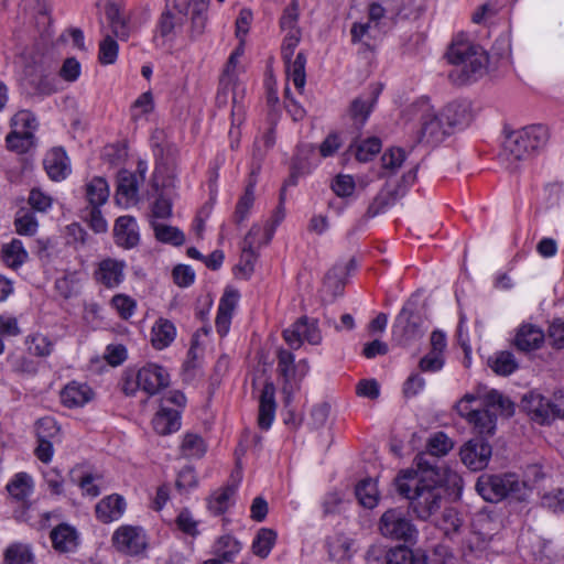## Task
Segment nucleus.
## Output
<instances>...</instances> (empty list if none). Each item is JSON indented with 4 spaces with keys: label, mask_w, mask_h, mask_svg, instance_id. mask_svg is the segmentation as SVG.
<instances>
[{
    "label": "nucleus",
    "mask_w": 564,
    "mask_h": 564,
    "mask_svg": "<svg viewBox=\"0 0 564 564\" xmlns=\"http://www.w3.org/2000/svg\"><path fill=\"white\" fill-rule=\"evenodd\" d=\"M29 205L33 210L45 213L52 206V197L40 191L39 188H33L29 195Z\"/></svg>",
    "instance_id": "obj_60"
},
{
    "label": "nucleus",
    "mask_w": 564,
    "mask_h": 564,
    "mask_svg": "<svg viewBox=\"0 0 564 564\" xmlns=\"http://www.w3.org/2000/svg\"><path fill=\"white\" fill-rule=\"evenodd\" d=\"M441 116L451 132L454 128L467 126L471 119L469 106L466 102L458 101H454L445 106Z\"/></svg>",
    "instance_id": "obj_28"
},
{
    "label": "nucleus",
    "mask_w": 564,
    "mask_h": 564,
    "mask_svg": "<svg viewBox=\"0 0 564 564\" xmlns=\"http://www.w3.org/2000/svg\"><path fill=\"white\" fill-rule=\"evenodd\" d=\"M237 488L238 482L234 480L224 488L215 491L208 500L209 510L215 514H221L227 511L232 502Z\"/></svg>",
    "instance_id": "obj_35"
},
{
    "label": "nucleus",
    "mask_w": 564,
    "mask_h": 564,
    "mask_svg": "<svg viewBox=\"0 0 564 564\" xmlns=\"http://www.w3.org/2000/svg\"><path fill=\"white\" fill-rule=\"evenodd\" d=\"M176 328L169 319L160 318L152 327L151 343L154 348H166L175 338Z\"/></svg>",
    "instance_id": "obj_37"
},
{
    "label": "nucleus",
    "mask_w": 564,
    "mask_h": 564,
    "mask_svg": "<svg viewBox=\"0 0 564 564\" xmlns=\"http://www.w3.org/2000/svg\"><path fill=\"white\" fill-rule=\"evenodd\" d=\"M181 454L185 458H200L207 451L203 437L195 433H186L181 444Z\"/></svg>",
    "instance_id": "obj_44"
},
{
    "label": "nucleus",
    "mask_w": 564,
    "mask_h": 564,
    "mask_svg": "<svg viewBox=\"0 0 564 564\" xmlns=\"http://www.w3.org/2000/svg\"><path fill=\"white\" fill-rule=\"evenodd\" d=\"M379 94L380 88H373L371 91L356 97L350 102L348 115L355 126L362 127L366 123L377 102Z\"/></svg>",
    "instance_id": "obj_18"
},
{
    "label": "nucleus",
    "mask_w": 564,
    "mask_h": 564,
    "mask_svg": "<svg viewBox=\"0 0 564 564\" xmlns=\"http://www.w3.org/2000/svg\"><path fill=\"white\" fill-rule=\"evenodd\" d=\"M238 297L239 294L237 291L226 290L220 299L216 316V328L220 336H225L229 330L232 312L237 305Z\"/></svg>",
    "instance_id": "obj_24"
},
{
    "label": "nucleus",
    "mask_w": 564,
    "mask_h": 564,
    "mask_svg": "<svg viewBox=\"0 0 564 564\" xmlns=\"http://www.w3.org/2000/svg\"><path fill=\"white\" fill-rule=\"evenodd\" d=\"M447 58L454 66L448 76L456 85H465L481 78L489 62L482 47L463 41H456L451 45Z\"/></svg>",
    "instance_id": "obj_3"
},
{
    "label": "nucleus",
    "mask_w": 564,
    "mask_h": 564,
    "mask_svg": "<svg viewBox=\"0 0 564 564\" xmlns=\"http://www.w3.org/2000/svg\"><path fill=\"white\" fill-rule=\"evenodd\" d=\"M15 231L22 236H33L39 228L37 219L28 209H20L14 219Z\"/></svg>",
    "instance_id": "obj_50"
},
{
    "label": "nucleus",
    "mask_w": 564,
    "mask_h": 564,
    "mask_svg": "<svg viewBox=\"0 0 564 564\" xmlns=\"http://www.w3.org/2000/svg\"><path fill=\"white\" fill-rule=\"evenodd\" d=\"M112 543L118 551L129 555H137L147 546L143 531L130 525L117 529L112 535Z\"/></svg>",
    "instance_id": "obj_13"
},
{
    "label": "nucleus",
    "mask_w": 564,
    "mask_h": 564,
    "mask_svg": "<svg viewBox=\"0 0 564 564\" xmlns=\"http://www.w3.org/2000/svg\"><path fill=\"white\" fill-rule=\"evenodd\" d=\"M8 362L17 375L34 376L37 372L36 362L24 355L12 354L8 357Z\"/></svg>",
    "instance_id": "obj_54"
},
{
    "label": "nucleus",
    "mask_w": 564,
    "mask_h": 564,
    "mask_svg": "<svg viewBox=\"0 0 564 564\" xmlns=\"http://www.w3.org/2000/svg\"><path fill=\"white\" fill-rule=\"evenodd\" d=\"M282 336L292 349H299L304 341L311 345H318L322 341L317 321L306 316L300 317L290 327L285 328Z\"/></svg>",
    "instance_id": "obj_9"
},
{
    "label": "nucleus",
    "mask_w": 564,
    "mask_h": 564,
    "mask_svg": "<svg viewBox=\"0 0 564 564\" xmlns=\"http://www.w3.org/2000/svg\"><path fill=\"white\" fill-rule=\"evenodd\" d=\"M378 531L386 539L404 543L415 542L419 534L409 512L400 507L390 508L382 513Z\"/></svg>",
    "instance_id": "obj_6"
},
{
    "label": "nucleus",
    "mask_w": 564,
    "mask_h": 564,
    "mask_svg": "<svg viewBox=\"0 0 564 564\" xmlns=\"http://www.w3.org/2000/svg\"><path fill=\"white\" fill-rule=\"evenodd\" d=\"M484 409H490L491 411H500L502 413H507L511 415L513 412L511 401L503 397L499 391L491 390L489 391L482 401Z\"/></svg>",
    "instance_id": "obj_52"
},
{
    "label": "nucleus",
    "mask_w": 564,
    "mask_h": 564,
    "mask_svg": "<svg viewBox=\"0 0 564 564\" xmlns=\"http://www.w3.org/2000/svg\"><path fill=\"white\" fill-rule=\"evenodd\" d=\"M1 256L4 263L12 269L21 267L28 259V252L19 239H12L11 242L3 245Z\"/></svg>",
    "instance_id": "obj_40"
},
{
    "label": "nucleus",
    "mask_w": 564,
    "mask_h": 564,
    "mask_svg": "<svg viewBox=\"0 0 564 564\" xmlns=\"http://www.w3.org/2000/svg\"><path fill=\"white\" fill-rule=\"evenodd\" d=\"M478 494L487 501L498 502L506 498L523 501L528 497L529 487L516 474L482 475L476 482Z\"/></svg>",
    "instance_id": "obj_5"
},
{
    "label": "nucleus",
    "mask_w": 564,
    "mask_h": 564,
    "mask_svg": "<svg viewBox=\"0 0 564 564\" xmlns=\"http://www.w3.org/2000/svg\"><path fill=\"white\" fill-rule=\"evenodd\" d=\"M106 15L112 33L122 41L128 40V17L122 11L120 4L118 2H110L106 8Z\"/></svg>",
    "instance_id": "obj_33"
},
{
    "label": "nucleus",
    "mask_w": 564,
    "mask_h": 564,
    "mask_svg": "<svg viewBox=\"0 0 564 564\" xmlns=\"http://www.w3.org/2000/svg\"><path fill=\"white\" fill-rule=\"evenodd\" d=\"M426 455H416L414 464L416 469L401 470L395 478L399 495L410 500V507L421 520L430 519L441 509L445 485L460 481L455 473L437 471L433 469V462Z\"/></svg>",
    "instance_id": "obj_1"
},
{
    "label": "nucleus",
    "mask_w": 564,
    "mask_h": 564,
    "mask_svg": "<svg viewBox=\"0 0 564 564\" xmlns=\"http://www.w3.org/2000/svg\"><path fill=\"white\" fill-rule=\"evenodd\" d=\"M462 462L471 470L484 469L491 457V445L482 437H475L468 441L460 448Z\"/></svg>",
    "instance_id": "obj_11"
},
{
    "label": "nucleus",
    "mask_w": 564,
    "mask_h": 564,
    "mask_svg": "<svg viewBox=\"0 0 564 564\" xmlns=\"http://www.w3.org/2000/svg\"><path fill=\"white\" fill-rule=\"evenodd\" d=\"M348 265H355V259L351 258L345 262L336 263L326 274L325 284L334 285L335 289H341L348 276Z\"/></svg>",
    "instance_id": "obj_53"
},
{
    "label": "nucleus",
    "mask_w": 564,
    "mask_h": 564,
    "mask_svg": "<svg viewBox=\"0 0 564 564\" xmlns=\"http://www.w3.org/2000/svg\"><path fill=\"white\" fill-rule=\"evenodd\" d=\"M549 338L552 345L562 348L564 346V319L557 318L549 327Z\"/></svg>",
    "instance_id": "obj_64"
},
{
    "label": "nucleus",
    "mask_w": 564,
    "mask_h": 564,
    "mask_svg": "<svg viewBox=\"0 0 564 564\" xmlns=\"http://www.w3.org/2000/svg\"><path fill=\"white\" fill-rule=\"evenodd\" d=\"M152 227L156 239L161 242L181 246L185 241L184 234L176 227L155 221L152 223Z\"/></svg>",
    "instance_id": "obj_47"
},
{
    "label": "nucleus",
    "mask_w": 564,
    "mask_h": 564,
    "mask_svg": "<svg viewBox=\"0 0 564 564\" xmlns=\"http://www.w3.org/2000/svg\"><path fill=\"white\" fill-rule=\"evenodd\" d=\"M278 371L284 379L285 384H291L297 376V367L294 355L285 349L278 352Z\"/></svg>",
    "instance_id": "obj_45"
},
{
    "label": "nucleus",
    "mask_w": 564,
    "mask_h": 564,
    "mask_svg": "<svg viewBox=\"0 0 564 564\" xmlns=\"http://www.w3.org/2000/svg\"><path fill=\"white\" fill-rule=\"evenodd\" d=\"M491 369L500 376H509L517 368L518 364L510 351H500L489 359Z\"/></svg>",
    "instance_id": "obj_49"
},
{
    "label": "nucleus",
    "mask_w": 564,
    "mask_h": 564,
    "mask_svg": "<svg viewBox=\"0 0 564 564\" xmlns=\"http://www.w3.org/2000/svg\"><path fill=\"white\" fill-rule=\"evenodd\" d=\"M85 218L87 219L89 227L97 234L106 232L108 224L100 212V207H91L85 209Z\"/></svg>",
    "instance_id": "obj_59"
},
{
    "label": "nucleus",
    "mask_w": 564,
    "mask_h": 564,
    "mask_svg": "<svg viewBox=\"0 0 564 564\" xmlns=\"http://www.w3.org/2000/svg\"><path fill=\"white\" fill-rule=\"evenodd\" d=\"M3 564H34L32 546L26 543H11L3 553Z\"/></svg>",
    "instance_id": "obj_38"
},
{
    "label": "nucleus",
    "mask_w": 564,
    "mask_h": 564,
    "mask_svg": "<svg viewBox=\"0 0 564 564\" xmlns=\"http://www.w3.org/2000/svg\"><path fill=\"white\" fill-rule=\"evenodd\" d=\"M356 497L361 506L372 509L378 505L379 491L375 480L364 479L356 486Z\"/></svg>",
    "instance_id": "obj_42"
},
{
    "label": "nucleus",
    "mask_w": 564,
    "mask_h": 564,
    "mask_svg": "<svg viewBox=\"0 0 564 564\" xmlns=\"http://www.w3.org/2000/svg\"><path fill=\"white\" fill-rule=\"evenodd\" d=\"M142 184L132 172L127 170L120 171L118 174V185L116 193V202L118 205L128 207L138 200L139 186Z\"/></svg>",
    "instance_id": "obj_20"
},
{
    "label": "nucleus",
    "mask_w": 564,
    "mask_h": 564,
    "mask_svg": "<svg viewBox=\"0 0 564 564\" xmlns=\"http://www.w3.org/2000/svg\"><path fill=\"white\" fill-rule=\"evenodd\" d=\"M48 177L53 181H62L69 173L68 159L62 149H52L43 161Z\"/></svg>",
    "instance_id": "obj_27"
},
{
    "label": "nucleus",
    "mask_w": 564,
    "mask_h": 564,
    "mask_svg": "<svg viewBox=\"0 0 564 564\" xmlns=\"http://www.w3.org/2000/svg\"><path fill=\"white\" fill-rule=\"evenodd\" d=\"M113 237L117 246L131 249L139 243L140 235L134 217L124 215L117 218L113 226Z\"/></svg>",
    "instance_id": "obj_16"
},
{
    "label": "nucleus",
    "mask_w": 564,
    "mask_h": 564,
    "mask_svg": "<svg viewBox=\"0 0 564 564\" xmlns=\"http://www.w3.org/2000/svg\"><path fill=\"white\" fill-rule=\"evenodd\" d=\"M241 550V543L227 534L220 536L214 545V554L225 562H232Z\"/></svg>",
    "instance_id": "obj_43"
},
{
    "label": "nucleus",
    "mask_w": 564,
    "mask_h": 564,
    "mask_svg": "<svg viewBox=\"0 0 564 564\" xmlns=\"http://www.w3.org/2000/svg\"><path fill=\"white\" fill-rule=\"evenodd\" d=\"M381 140L377 137H370L356 142L355 156L359 162H368L373 159L381 150Z\"/></svg>",
    "instance_id": "obj_48"
},
{
    "label": "nucleus",
    "mask_w": 564,
    "mask_h": 564,
    "mask_svg": "<svg viewBox=\"0 0 564 564\" xmlns=\"http://www.w3.org/2000/svg\"><path fill=\"white\" fill-rule=\"evenodd\" d=\"M544 338V333L540 327L532 324H524L517 332L514 345L519 350L530 351L539 349Z\"/></svg>",
    "instance_id": "obj_29"
},
{
    "label": "nucleus",
    "mask_w": 564,
    "mask_h": 564,
    "mask_svg": "<svg viewBox=\"0 0 564 564\" xmlns=\"http://www.w3.org/2000/svg\"><path fill=\"white\" fill-rule=\"evenodd\" d=\"M57 431L58 427L53 419L44 417L37 421L36 435L39 444L35 448V455L42 463L47 464L53 457V445L47 437L54 435Z\"/></svg>",
    "instance_id": "obj_19"
},
{
    "label": "nucleus",
    "mask_w": 564,
    "mask_h": 564,
    "mask_svg": "<svg viewBox=\"0 0 564 564\" xmlns=\"http://www.w3.org/2000/svg\"><path fill=\"white\" fill-rule=\"evenodd\" d=\"M153 429L160 435L174 433L181 427V415L178 410L167 409L162 405L152 420Z\"/></svg>",
    "instance_id": "obj_30"
},
{
    "label": "nucleus",
    "mask_w": 564,
    "mask_h": 564,
    "mask_svg": "<svg viewBox=\"0 0 564 564\" xmlns=\"http://www.w3.org/2000/svg\"><path fill=\"white\" fill-rule=\"evenodd\" d=\"M285 64L289 78L293 82L295 88L300 91L304 89L306 83L305 65L306 56L303 52H299L294 59L283 61Z\"/></svg>",
    "instance_id": "obj_41"
},
{
    "label": "nucleus",
    "mask_w": 564,
    "mask_h": 564,
    "mask_svg": "<svg viewBox=\"0 0 564 564\" xmlns=\"http://www.w3.org/2000/svg\"><path fill=\"white\" fill-rule=\"evenodd\" d=\"M276 541V533L272 529H260L252 542V551L257 556L265 558Z\"/></svg>",
    "instance_id": "obj_46"
},
{
    "label": "nucleus",
    "mask_w": 564,
    "mask_h": 564,
    "mask_svg": "<svg viewBox=\"0 0 564 564\" xmlns=\"http://www.w3.org/2000/svg\"><path fill=\"white\" fill-rule=\"evenodd\" d=\"M356 184L351 175L338 174L332 182V189L338 197H349L355 192Z\"/></svg>",
    "instance_id": "obj_57"
},
{
    "label": "nucleus",
    "mask_w": 564,
    "mask_h": 564,
    "mask_svg": "<svg viewBox=\"0 0 564 564\" xmlns=\"http://www.w3.org/2000/svg\"><path fill=\"white\" fill-rule=\"evenodd\" d=\"M109 185L102 177H94L86 184V199L88 207H101L109 198Z\"/></svg>",
    "instance_id": "obj_36"
},
{
    "label": "nucleus",
    "mask_w": 564,
    "mask_h": 564,
    "mask_svg": "<svg viewBox=\"0 0 564 564\" xmlns=\"http://www.w3.org/2000/svg\"><path fill=\"white\" fill-rule=\"evenodd\" d=\"M452 448L453 442L451 438L445 433L437 432L429 438L426 451L419 455L430 456L434 463L433 469H436L437 471L452 473L444 466L440 465V457L446 455ZM427 460L431 462V459Z\"/></svg>",
    "instance_id": "obj_21"
},
{
    "label": "nucleus",
    "mask_w": 564,
    "mask_h": 564,
    "mask_svg": "<svg viewBox=\"0 0 564 564\" xmlns=\"http://www.w3.org/2000/svg\"><path fill=\"white\" fill-rule=\"evenodd\" d=\"M126 502L119 495H110L101 499L95 508L97 518L104 523L118 520L124 512Z\"/></svg>",
    "instance_id": "obj_26"
},
{
    "label": "nucleus",
    "mask_w": 564,
    "mask_h": 564,
    "mask_svg": "<svg viewBox=\"0 0 564 564\" xmlns=\"http://www.w3.org/2000/svg\"><path fill=\"white\" fill-rule=\"evenodd\" d=\"M419 332V324L414 319V314L406 308L398 314L392 327V333L400 337L401 341H408L413 338Z\"/></svg>",
    "instance_id": "obj_34"
},
{
    "label": "nucleus",
    "mask_w": 564,
    "mask_h": 564,
    "mask_svg": "<svg viewBox=\"0 0 564 564\" xmlns=\"http://www.w3.org/2000/svg\"><path fill=\"white\" fill-rule=\"evenodd\" d=\"M468 423L473 425L479 437L491 436L496 432L497 413L490 409H476V413L471 414Z\"/></svg>",
    "instance_id": "obj_32"
},
{
    "label": "nucleus",
    "mask_w": 564,
    "mask_h": 564,
    "mask_svg": "<svg viewBox=\"0 0 564 564\" xmlns=\"http://www.w3.org/2000/svg\"><path fill=\"white\" fill-rule=\"evenodd\" d=\"M126 262L107 258L99 262L96 271V280L108 289L119 286L124 280Z\"/></svg>",
    "instance_id": "obj_17"
},
{
    "label": "nucleus",
    "mask_w": 564,
    "mask_h": 564,
    "mask_svg": "<svg viewBox=\"0 0 564 564\" xmlns=\"http://www.w3.org/2000/svg\"><path fill=\"white\" fill-rule=\"evenodd\" d=\"M301 41V31L293 30L292 32H286L285 37L282 43L281 54L283 61H289L293 58L296 46Z\"/></svg>",
    "instance_id": "obj_61"
},
{
    "label": "nucleus",
    "mask_w": 564,
    "mask_h": 564,
    "mask_svg": "<svg viewBox=\"0 0 564 564\" xmlns=\"http://www.w3.org/2000/svg\"><path fill=\"white\" fill-rule=\"evenodd\" d=\"M33 479L26 473H18L7 485L9 495L19 501L26 500L33 492Z\"/></svg>",
    "instance_id": "obj_39"
},
{
    "label": "nucleus",
    "mask_w": 564,
    "mask_h": 564,
    "mask_svg": "<svg viewBox=\"0 0 564 564\" xmlns=\"http://www.w3.org/2000/svg\"><path fill=\"white\" fill-rule=\"evenodd\" d=\"M420 127L416 131V142L436 144L451 134L442 116L437 115L429 101H421L415 105Z\"/></svg>",
    "instance_id": "obj_7"
},
{
    "label": "nucleus",
    "mask_w": 564,
    "mask_h": 564,
    "mask_svg": "<svg viewBox=\"0 0 564 564\" xmlns=\"http://www.w3.org/2000/svg\"><path fill=\"white\" fill-rule=\"evenodd\" d=\"M387 564H429V557L424 551L411 550L406 546H395L386 556Z\"/></svg>",
    "instance_id": "obj_31"
},
{
    "label": "nucleus",
    "mask_w": 564,
    "mask_h": 564,
    "mask_svg": "<svg viewBox=\"0 0 564 564\" xmlns=\"http://www.w3.org/2000/svg\"><path fill=\"white\" fill-rule=\"evenodd\" d=\"M261 231L262 229L258 225H253L241 243V256L237 269L245 278H249L254 271V264L258 259L257 249L265 245L264 240L260 241L258 239Z\"/></svg>",
    "instance_id": "obj_14"
},
{
    "label": "nucleus",
    "mask_w": 564,
    "mask_h": 564,
    "mask_svg": "<svg viewBox=\"0 0 564 564\" xmlns=\"http://www.w3.org/2000/svg\"><path fill=\"white\" fill-rule=\"evenodd\" d=\"M118 52L119 45L117 41L110 35L105 36V39L99 43V62L102 65L113 64L117 61Z\"/></svg>",
    "instance_id": "obj_55"
},
{
    "label": "nucleus",
    "mask_w": 564,
    "mask_h": 564,
    "mask_svg": "<svg viewBox=\"0 0 564 564\" xmlns=\"http://www.w3.org/2000/svg\"><path fill=\"white\" fill-rule=\"evenodd\" d=\"M135 381L140 390L154 395L169 386L170 377L163 367L148 364L135 372Z\"/></svg>",
    "instance_id": "obj_12"
},
{
    "label": "nucleus",
    "mask_w": 564,
    "mask_h": 564,
    "mask_svg": "<svg viewBox=\"0 0 564 564\" xmlns=\"http://www.w3.org/2000/svg\"><path fill=\"white\" fill-rule=\"evenodd\" d=\"M94 392L86 383L72 381L61 391V401L67 408H80L88 403Z\"/></svg>",
    "instance_id": "obj_23"
},
{
    "label": "nucleus",
    "mask_w": 564,
    "mask_h": 564,
    "mask_svg": "<svg viewBox=\"0 0 564 564\" xmlns=\"http://www.w3.org/2000/svg\"><path fill=\"white\" fill-rule=\"evenodd\" d=\"M111 305L123 319L130 318L137 307L135 301L126 294H116L111 299Z\"/></svg>",
    "instance_id": "obj_56"
},
{
    "label": "nucleus",
    "mask_w": 564,
    "mask_h": 564,
    "mask_svg": "<svg viewBox=\"0 0 564 564\" xmlns=\"http://www.w3.org/2000/svg\"><path fill=\"white\" fill-rule=\"evenodd\" d=\"M206 2H166L153 36L155 47L170 53L188 19L193 32L200 34L206 22Z\"/></svg>",
    "instance_id": "obj_2"
},
{
    "label": "nucleus",
    "mask_w": 564,
    "mask_h": 564,
    "mask_svg": "<svg viewBox=\"0 0 564 564\" xmlns=\"http://www.w3.org/2000/svg\"><path fill=\"white\" fill-rule=\"evenodd\" d=\"M274 395V384L271 381H267L259 401L258 424L262 430H268L274 420L276 409Z\"/></svg>",
    "instance_id": "obj_22"
},
{
    "label": "nucleus",
    "mask_w": 564,
    "mask_h": 564,
    "mask_svg": "<svg viewBox=\"0 0 564 564\" xmlns=\"http://www.w3.org/2000/svg\"><path fill=\"white\" fill-rule=\"evenodd\" d=\"M405 160V152L401 148H391L381 156L383 172L381 176L393 174L399 170Z\"/></svg>",
    "instance_id": "obj_51"
},
{
    "label": "nucleus",
    "mask_w": 564,
    "mask_h": 564,
    "mask_svg": "<svg viewBox=\"0 0 564 564\" xmlns=\"http://www.w3.org/2000/svg\"><path fill=\"white\" fill-rule=\"evenodd\" d=\"M53 547L61 553H68L78 546V534L74 527L61 523L51 531Z\"/></svg>",
    "instance_id": "obj_25"
},
{
    "label": "nucleus",
    "mask_w": 564,
    "mask_h": 564,
    "mask_svg": "<svg viewBox=\"0 0 564 564\" xmlns=\"http://www.w3.org/2000/svg\"><path fill=\"white\" fill-rule=\"evenodd\" d=\"M300 15V9L296 2L289 4L281 17L280 25L285 32H292L293 30H300L297 28V19Z\"/></svg>",
    "instance_id": "obj_58"
},
{
    "label": "nucleus",
    "mask_w": 564,
    "mask_h": 564,
    "mask_svg": "<svg viewBox=\"0 0 564 564\" xmlns=\"http://www.w3.org/2000/svg\"><path fill=\"white\" fill-rule=\"evenodd\" d=\"M154 108L153 97L151 91L141 94L138 99L133 102V118H138L142 115L150 113Z\"/></svg>",
    "instance_id": "obj_63"
},
{
    "label": "nucleus",
    "mask_w": 564,
    "mask_h": 564,
    "mask_svg": "<svg viewBox=\"0 0 564 564\" xmlns=\"http://www.w3.org/2000/svg\"><path fill=\"white\" fill-rule=\"evenodd\" d=\"M521 405L531 420L539 424L553 422L551 401L538 392H529L522 398Z\"/></svg>",
    "instance_id": "obj_15"
},
{
    "label": "nucleus",
    "mask_w": 564,
    "mask_h": 564,
    "mask_svg": "<svg viewBox=\"0 0 564 564\" xmlns=\"http://www.w3.org/2000/svg\"><path fill=\"white\" fill-rule=\"evenodd\" d=\"M252 155H253V162H252L249 181L245 188V193L239 198V200L236 205V210L234 214V219L238 225L247 219V217L249 216V213L253 206V203H254V187L257 184V175L260 172V167H261L260 162L263 158V153H262L261 148L258 142H256L253 145V154Z\"/></svg>",
    "instance_id": "obj_10"
},
{
    "label": "nucleus",
    "mask_w": 564,
    "mask_h": 564,
    "mask_svg": "<svg viewBox=\"0 0 564 564\" xmlns=\"http://www.w3.org/2000/svg\"><path fill=\"white\" fill-rule=\"evenodd\" d=\"M549 139V131L542 124L527 126L507 134L503 142L502 159L511 171L518 169L521 161H527L542 150Z\"/></svg>",
    "instance_id": "obj_4"
},
{
    "label": "nucleus",
    "mask_w": 564,
    "mask_h": 564,
    "mask_svg": "<svg viewBox=\"0 0 564 564\" xmlns=\"http://www.w3.org/2000/svg\"><path fill=\"white\" fill-rule=\"evenodd\" d=\"M462 525V520L458 517V513L455 509L449 508L445 509L442 514V523L441 528L444 530L446 534L455 533L459 530Z\"/></svg>",
    "instance_id": "obj_62"
},
{
    "label": "nucleus",
    "mask_w": 564,
    "mask_h": 564,
    "mask_svg": "<svg viewBox=\"0 0 564 564\" xmlns=\"http://www.w3.org/2000/svg\"><path fill=\"white\" fill-rule=\"evenodd\" d=\"M35 123L29 111H19L11 119L13 130L7 135V147L19 154L25 153L33 145L34 135L31 131Z\"/></svg>",
    "instance_id": "obj_8"
}]
</instances>
